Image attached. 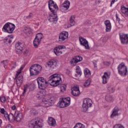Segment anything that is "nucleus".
<instances>
[{
	"instance_id": "f257e3e1",
	"label": "nucleus",
	"mask_w": 128,
	"mask_h": 128,
	"mask_svg": "<svg viewBox=\"0 0 128 128\" xmlns=\"http://www.w3.org/2000/svg\"><path fill=\"white\" fill-rule=\"evenodd\" d=\"M62 82V78L58 74H54L51 76L48 80V83L52 86H58Z\"/></svg>"
},
{
	"instance_id": "f03ea898",
	"label": "nucleus",
	"mask_w": 128,
	"mask_h": 128,
	"mask_svg": "<svg viewBox=\"0 0 128 128\" xmlns=\"http://www.w3.org/2000/svg\"><path fill=\"white\" fill-rule=\"evenodd\" d=\"M42 67L40 64L32 65L30 68V76H38L42 72Z\"/></svg>"
},
{
	"instance_id": "7ed1b4c3",
	"label": "nucleus",
	"mask_w": 128,
	"mask_h": 128,
	"mask_svg": "<svg viewBox=\"0 0 128 128\" xmlns=\"http://www.w3.org/2000/svg\"><path fill=\"white\" fill-rule=\"evenodd\" d=\"M16 26L14 24L8 22L4 25L2 30L4 32H7L8 34H12Z\"/></svg>"
},
{
	"instance_id": "20e7f679",
	"label": "nucleus",
	"mask_w": 128,
	"mask_h": 128,
	"mask_svg": "<svg viewBox=\"0 0 128 128\" xmlns=\"http://www.w3.org/2000/svg\"><path fill=\"white\" fill-rule=\"evenodd\" d=\"M118 72L121 76H126L128 74V67L124 63L122 62L118 66Z\"/></svg>"
},
{
	"instance_id": "39448f33",
	"label": "nucleus",
	"mask_w": 128,
	"mask_h": 128,
	"mask_svg": "<svg viewBox=\"0 0 128 128\" xmlns=\"http://www.w3.org/2000/svg\"><path fill=\"white\" fill-rule=\"evenodd\" d=\"M92 106V100L90 98H86L83 100L82 105V110L84 112H88V108H90Z\"/></svg>"
},
{
	"instance_id": "423d86ee",
	"label": "nucleus",
	"mask_w": 128,
	"mask_h": 128,
	"mask_svg": "<svg viewBox=\"0 0 128 128\" xmlns=\"http://www.w3.org/2000/svg\"><path fill=\"white\" fill-rule=\"evenodd\" d=\"M38 88L40 90H44L48 87L46 80L42 77H39L36 80Z\"/></svg>"
},
{
	"instance_id": "0eeeda50",
	"label": "nucleus",
	"mask_w": 128,
	"mask_h": 128,
	"mask_svg": "<svg viewBox=\"0 0 128 128\" xmlns=\"http://www.w3.org/2000/svg\"><path fill=\"white\" fill-rule=\"evenodd\" d=\"M48 8L52 14H54L56 10H58V5H56V4L52 0H50L48 2Z\"/></svg>"
},
{
	"instance_id": "6e6552de",
	"label": "nucleus",
	"mask_w": 128,
	"mask_h": 128,
	"mask_svg": "<svg viewBox=\"0 0 128 128\" xmlns=\"http://www.w3.org/2000/svg\"><path fill=\"white\" fill-rule=\"evenodd\" d=\"M70 104V97L62 98L59 102L60 108H66Z\"/></svg>"
},
{
	"instance_id": "1a4fd4ad",
	"label": "nucleus",
	"mask_w": 128,
	"mask_h": 128,
	"mask_svg": "<svg viewBox=\"0 0 128 128\" xmlns=\"http://www.w3.org/2000/svg\"><path fill=\"white\" fill-rule=\"evenodd\" d=\"M28 128H34L36 126H38V128L42 127V123L40 121V120H36V119L31 120L28 124Z\"/></svg>"
},
{
	"instance_id": "9d476101",
	"label": "nucleus",
	"mask_w": 128,
	"mask_h": 128,
	"mask_svg": "<svg viewBox=\"0 0 128 128\" xmlns=\"http://www.w3.org/2000/svg\"><path fill=\"white\" fill-rule=\"evenodd\" d=\"M43 36H44L42 33H38L36 34V38L33 41L34 46L36 48H38L40 43V42Z\"/></svg>"
},
{
	"instance_id": "9b49d317",
	"label": "nucleus",
	"mask_w": 128,
	"mask_h": 128,
	"mask_svg": "<svg viewBox=\"0 0 128 128\" xmlns=\"http://www.w3.org/2000/svg\"><path fill=\"white\" fill-rule=\"evenodd\" d=\"M120 40L122 44H128V34L124 32L119 33Z\"/></svg>"
},
{
	"instance_id": "f8f14e48",
	"label": "nucleus",
	"mask_w": 128,
	"mask_h": 128,
	"mask_svg": "<svg viewBox=\"0 0 128 128\" xmlns=\"http://www.w3.org/2000/svg\"><path fill=\"white\" fill-rule=\"evenodd\" d=\"M68 32L63 31L60 32L58 36V40L60 42H64L66 40H68Z\"/></svg>"
},
{
	"instance_id": "ddd939ff",
	"label": "nucleus",
	"mask_w": 128,
	"mask_h": 128,
	"mask_svg": "<svg viewBox=\"0 0 128 128\" xmlns=\"http://www.w3.org/2000/svg\"><path fill=\"white\" fill-rule=\"evenodd\" d=\"M65 48V46H58L54 48V52L56 56H60V54H62V50H64Z\"/></svg>"
},
{
	"instance_id": "4468645a",
	"label": "nucleus",
	"mask_w": 128,
	"mask_h": 128,
	"mask_svg": "<svg viewBox=\"0 0 128 128\" xmlns=\"http://www.w3.org/2000/svg\"><path fill=\"white\" fill-rule=\"evenodd\" d=\"M78 38L80 46H83L86 50H88L90 46H88V42L86 40V39L82 36H80Z\"/></svg>"
},
{
	"instance_id": "2eb2a0df",
	"label": "nucleus",
	"mask_w": 128,
	"mask_h": 128,
	"mask_svg": "<svg viewBox=\"0 0 128 128\" xmlns=\"http://www.w3.org/2000/svg\"><path fill=\"white\" fill-rule=\"evenodd\" d=\"M47 65L48 68H50L52 70H54V68H56L58 66V60H52L47 63Z\"/></svg>"
},
{
	"instance_id": "dca6fc26",
	"label": "nucleus",
	"mask_w": 128,
	"mask_h": 128,
	"mask_svg": "<svg viewBox=\"0 0 128 128\" xmlns=\"http://www.w3.org/2000/svg\"><path fill=\"white\" fill-rule=\"evenodd\" d=\"M52 15L49 16L48 18V20L50 22H52L54 24H56L58 18V15L56 14V12L52 13Z\"/></svg>"
},
{
	"instance_id": "f3484780",
	"label": "nucleus",
	"mask_w": 128,
	"mask_h": 128,
	"mask_svg": "<svg viewBox=\"0 0 128 128\" xmlns=\"http://www.w3.org/2000/svg\"><path fill=\"white\" fill-rule=\"evenodd\" d=\"M71 94L74 96H78L80 94V88L78 86H74L72 89Z\"/></svg>"
},
{
	"instance_id": "a211bd4d",
	"label": "nucleus",
	"mask_w": 128,
	"mask_h": 128,
	"mask_svg": "<svg viewBox=\"0 0 128 128\" xmlns=\"http://www.w3.org/2000/svg\"><path fill=\"white\" fill-rule=\"evenodd\" d=\"M82 57L80 56H74L70 61L72 64H74V66H76V64L78 62H82Z\"/></svg>"
},
{
	"instance_id": "6ab92c4d",
	"label": "nucleus",
	"mask_w": 128,
	"mask_h": 128,
	"mask_svg": "<svg viewBox=\"0 0 128 128\" xmlns=\"http://www.w3.org/2000/svg\"><path fill=\"white\" fill-rule=\"evenodd\" d=\"M70 2L68 0L64 1V2L60 6V8L64 10H68L70 8Z\"/></svg>"
},
{
	"instance_id": "aec40b11",
	"label": "nucleus",
	"mask_w": 128,
	"mask_h": 128,
	"mask_svg": "<svg viewBox=\"0 0 128 128\" xmlns=\"http://www.w3.org/2000/svg\"><path fill=\"white\" fill-rule=\"evenodd\" d=\"M14 116V120H16V122H20V120L22 118V114L19 113L18 111L15 110Z\"/></svg>"
},
{
	"instance_id": "412c9836",
	"label": "nucleus",
	"mask_w": 128,
	"mask_h": 128,
	"mask_svg": "<svg viewBox=\"0 0 128 128\" xmlns=\"http://www.w3.org/2000/svg\"><path fill=\"white\" fill-rule=\"evenodd\" d=\"M24 46V44L22 42H17L15 44L16 48L20 52H22Z\"/></svg>"
},
{
	"instance_id": "4be33fe9",
	"label": "nucleus",
	"mask_w": 128,
	"mask_h": 128,
	"mask_svg": "<svg viewBox=\"0 0 128 128\" xmlns=\"http://www.w3.org/2000/svg\"><path fill=\"white\" fill-rule=\"evenodd\" d=\"M110 75L106 72H104V75L102 76V84H106L108 82V80L110 78Z\"/></svg>"
},
{
	"instance_id": "5701e85b",
	"label": "nucleus",
	"mask_w": 128,
	"mask_h": 128,
	"mask_svg": "<svg viewBox=\"0 0 128 128\" xmlns=\"http://www.w3.org/2000/svg\"><path fill=\"white\" fill-rule=\"evenodd\" d=\"M42 104L46 108H48L52 106V100H50L43 99L42 100Z\"/></svg>"
},
{
	"instance_id": "b1692460",
	"label": "nucleus",
	"mask_w": 128,
	"mask_h": 128,
	"mask_svg": "<svg viewBox=\"0 0 128 128\" xmlns=\"http://www.w3.org/2000/svg\"><path fill=\"white\" fill-rule=\"evenodd\" d=\"M16 78V84L17 86H20L24 82V78L22 76H19Z\"/></svg>"
},
{
	"instance_id": "393cba45",
	"label": "nucleus",
	"mask_w": 128,
	"mask_h": 128,
	"mask_svg": "<svg viewBox=\"0 0 128 128\" xmlns=\"http://www.w3.org/2000/svg\"><path fill=\"white\" fill-rule=\"evenodd\" d=\"M120 11L126 18H128V8L122 6H120Z\"/></svg>"
},
{
	"instance_id": "a878e982",
	"label": "nucleus",
	"mask_w": 128,
	"mask_h": 128,
	"mask_svg": "<svg viewBox=\"0 0 128 128\" xmlns=\"http://www.w3.org/2000/svg\"><path fill=\"white\" fill-rule=\"evenodd\" d=\"M104 24L106 26V32H110L112 30V25L110 24V22L108 20H106L104 22Z\"/></svg>"
},
{
	"instance_id": "bb28decb",
	"label": "nucleus",
	"mask_w": 128,
	"mask_h": 128,
	"mask_svg": "<svg viewBox=\"0 0 128 128\" xmlns=\"http://www.w3.org/2000/svg\"><path fill=\"white\" fill-rule=\"evenodd\" d=\"M118 112H120V108L118 107H115L112 112V116H118Z\"/></svg>"
},
{
	"instance_id": "cd10ccee",
	"label": "nucleus",
	"mask_w": 128,
	"mask_h": 128,
	"mask_svg": "<svg viewBox=\"0 0 128 128\" xmlns=\"http://www.w3.org/2000/svg\"><path fill=\"white\" fill-rule=\"evenodd\" d=\"M48 124L49 126H56V120L54 119V118L50 117L48 118Z\"/></svg>"
},
{
	"instance_id": "c85d7f7f",
	"label": "nucleus",
	"mask_w": 128,
	"mask_h": 128,
	"mask_svg": "<svg viewBox=\"0 0 128 128\" xmlns=\"http://www.w3.org/2000/svg\"><path fill=\"white\" fill-rule=\"evenodd\" d=\"M74 18H76V16L73 15L70 16V26H74V24H76V22L74 21Z\"/></svg>"
},
{
	"instance_id": "c756f323",
	"label": "nucleus",
	"mask_w": 128,
	"mask_h": 128,
	"mask_svg": "<svg viewBox=\"0 0 128 128\" xmlns=\"http://www.w3.org/2000/svg\"><path fill=\"white\" fill-rule=\"evenodd\" d=\"M84 74L86 76V78H88L90 76V71L88 68H86L84 70Z\"/></svg>"
},
{
	"instance_id": "7c9ffc66",
	"label": "nucleus",
	"mask_w": 128,
	"mask_h": 128,
	"mask_svg": "<svg viewBox=\"0 0 128 128\" xmlns=\"http://www.w3.org/2000/svg\"><path fill=\"white\" fill-rule=\"evenodd\" d=\"M4 116L6 120H10V117L14 118V114L10 113L9 115L8 114V112L6 114H4Z\"/></svg>"
},
{
	"instance_id": "2f4dec72",
	"label": "nucleus",
	"mask_w": 128,
	"mask_h": 128,
	"mask_svg": "<svg viewBox=\"0 0 128 128\" xmlns=\"http://www.w3.org/2000/svg\"><path fill=\"white\" fill-rule=\"evenodd\" d=\"M86 126L82 123L78 122L77 123L73 128H85Z\"/></svg>"
},
{
	"instance_id": "473e14b6",
	"label": "nucleus",
	"mask_w": 128,
	"mask_h": 128,
	"mask_svg": "<svg viewBox=\"0 0 128 128\" xmlns=\"http://www.w3.org/2000/svg\"><path fill=\"white\" fill-rule=\"evenodd\" d=\"M76 74H78V76H82V70H80V66H76Z\"/></svg>"
},
{
	"instance_id": "72a5a7b5",
	"label": "nucleus",
	"mask_w": 128,
	"mask_h": 128,
	"mask_svg": "<svg viewBox=\"0 0 128 128\" xmlns=\"http://www.w3.org/2000/svg\"><path fill=\"white\" fill-rule=\"evenodd\" d=\"M24 32L25 34H26L28 35V34H32V29L30 28H25V30H24Z\"/></svg>"
},
{
	"instance_id": "f704fd0d",
	"label": "nucleus",
	"mask_w": 128,
	"mask_h": 128,
	"mask_svg": "<svg viewBox=\"0 0 128 128\" xmlns=\"http://www.w3.org/2000/svg\"><path fill=\"white\" fill-rule=\"evenodd\" d=\"M90 79H88L84 84V86L85 88H88L90 86Z\"/></svg>"
},
{
	"instance_id": "c9c22d12",
	"label": "nucleus",
	"mask_w": 128,
	"mask_h": 128,
	"mask_svg": "<svg viewBox=\"0 0 128 128\" xmlns=\"http://www.w3.org/2000/svg\"><path fill=\"white\" fill-rule=\"evenodd\" d=\"M66 88V84H62L60 86V90L62 92H64Z\"/></svg>"
},
{
	"instance_id": "e433bc0d",
	"label": "nucleus",
	"mask_w": 128,
	"mask_h": 128,
	"mask_svg": "<svg viewBox=\"0 0 128 128\" xmlns=\"http://www.w3.org/2000/svg\"><path fill=\"white\" fill-rule=\"evenodd\" d=\"M113 128H124V126L122 124H116L113 126Z\"/></svg>"
},
{
	"instance_id": "4c0bfd02",
	"label": "nucleus",
	"mask_w": 128,
	"mask_h": 128,
	"mask_svg": "<svg viewBox=\"0 0 128 128\" xmlns=\"http://www.w3.org/2000/svg\"><path fill=\"white\" fill-rule=\"evenodd\" d=\"M6 42H8V44H10L12 42V38H10V36H8L5 38Z\"/></svg>"
},
{
	"instance_id": "58836bf2",
	"label": "nucleus",
	"mask_w": 128,
	"mask_h": 128,
	"mask_svg": "<svg viewBox=\"0 0 128 128\" xmlns=\"http://www.w3.org/2000/svg\"><path fill=\"white\" fill-rule=\"evenodd\" d=\"M36 114V110L34 109H32L30 110V116H34Z\"/></svg>"
},
{
	"instance_id": "ea45409f",
	"label": "nucleus",
	"mask_w": 128,
	"mask_h": 128,
	"mask_svg": "<svg viewBox=\"0 0 128 128\" xmlns=\"http://www.w3.org/2000/svg\"><path fill=\"white\" fill-rule=\"evenodd\" d=\"M0 100L1 102H3V103L6 102V97L4 96H0Z\"/></svg>"
},
{
	"instance_id": "a19ab883",
	"label": "nucleus",
	"mask_w": 128,
	"mask_h": 128,
	"mask_svg": "<svg viewBox=\"0 0 128 128\" xmlns=\"http://www.w3.org/2000/svg\"><path fill=\"white\" fill-rule=\"evenodd\" d=\"M8 60H5L2 62V64H4V68H6V66L8 65Z\"/></svg>"
},
{
	"instance_id": "79ce46f5",
	"label": "nucleus",
	"mask_w": 128,
	"mask_h": 128,
	"mask_svg": "<svg viewBox=\"0 0 128 128\" xmlns=\"http://www.w3.org/2000/svg\"><path fill=\"white\" fill-rule=\"evenodd\" d=\"M0 114H6V110H4V108H1L0 110Z\"/></svg>"
},
{
	"instance_id": "37998d69",
	"label": "nucleus",
	"mask_w": 128,
	"mask_h": 128,
	"mask_svg": "<svg viewBox=\"0 0 128 128\" xmlns=\"http://www.w3.org/2000/svg\"><path fill=\"white\" fill-rule=\"evenodd\" d=\"M106 100L107 102H112V97L106 96Z\"/></svg>"
},
{
	"instance_id": "c03bdc74",
	"label": "nucleus",
	"mask_w": 128,
	"mask_h": 128,
	"mask_svg": "<svg viewBox=\"0 0 128 128\" xmlns=\"http://www.w3.org/2000/svg\"><path fill=\"white\" fill-rule=\"evenodd\" d=\"M33 14L32 12L29 14V15L26 17L27 20H30L32 18Z\"/></svg>"
},
{
	"instance_id": "a18cd8bd",
	"label": "nucleus",
	"mask_w": 128,
	"mask_h": 128,
	"mask_svg": "<svg viewBox=\"0 0 128 128\" xmlns=\"http://www.w3.org/2000/svg\"><path fill=\"white\" fill-rule=\"evenodd\" d=\"M21 73H22V71H20V70H18L16 72V76H15V78H18V76H20V74H21Z\"/></svg>"
},
{
	"instance_id": "49530a36",
	"label": "nucleus",
	"mask_w": 128,
	"mask_h": 128,
	"mask_svg": "<svg viewBox=\"0 0 128 128\" xmlns=\"http://www.w3.org/2000/svg\"><path fill=\"white\" fill-rule=\"evenodd\" d=\"M103 64L104 66H110V62H104Z\"/></svg>"
},
{
	"instance_id": "de8ad7c7",
	"label": "nucleus",
	"mask_w": 128,
	"mask_h": 128,
	"mask_svg": "<svg viewBox=\"0 0 128 128\" xmlns=\"http://www.w3.org/2000/svg\"><path fill=\"white\" fill-rule=\"evenodd\" d=\"M11 108L12 110H16V106L14 104L11 107Z\"/></svg>"
},
{
	"instance_id": "09e8293b",
	"label": "nucleus",
	"mask_w": 128,
	"mask_h": 128,
	"mask_svg": "<svg viewBox=\"0 0 128 128\" xmlns=\"http://www.w3.org/2000/svg\"><path fill=\"white\" fill-rule=\"evenodd\" d=\"M116 20H118V22H120V18H118V14H116Z\"/></svg>"
},
{
	"instance_id": "8fccbe9b",
	"label": "nucleus",
	"mask_w": 128,
	"mask_h": 128,
	"mask_svg": "<svg viewBox=\"0 0 128 128\" xmlns=\"http://www.w3.org/2000/svg\"><path fill=\"white\" fill-rule=\"evenodd\" d=\"M24 66L22 65L20 66V69H18V70H20V72H22V70H24Z\"/></svg>"
},
{
	"instance_id": "3c124183",
	"label": "nucleus",
	"mask_w": 128,
	"mask_h": 128,
	"mask_svg": "<svg viewBox=\"0 0 128 128\" xmlns=\"http://www.w3.org/2000/svg\"><path fill=\"white\" fill-rule=\"evenodd\" d=\"M29 53H28V50H26L25 52H24V56H28Z\"/></svg>"
},
{
	"instance_id": "603ef678",
	"label": "nucleus",
	"mask_w": 128,
	"mask_h": 128,
	"mask_svg": "<svg viewBox=\"0 0 128 128\" xmlns=\"http://www.w3.org/2000/svg\"><path fill=\"white\" fill-rule=\"evenodd\" d=\"M6 128H12V124H8L7 125Z\"/></svg>"
},
{
	"instance_id": "864d4df0",
	"label": "nucleus",
	"mask_w": 128,
	"mask_h": 128,
	"mask_svg": "<svg viewBox=\"0 0 128 128\" xmlns=\"http://www.w3.org/2000/svg\"><path fill=\"white\" fill-rule=\"evenodd\" d=\"M38 98L39 100H40V98H42V93H40V96Z\"/></svg>"
},
{
	"instance_id": "5fc2aeb1",
	"label": "nucleus",
	"mask_w": 128,
	"mask_h": 128,
	"mask_svg": "<svg viewBox=\"0 0 128 128\" xmlns=\"http://www.w3.org/2000/svg\"><path fill=\"white\" fill-rule=\"evenodd\" d=\"M118 0H112V4H114L116 2H118Z\"/></svg>"
},
{
	"instance_id": "6e6d98bb",
	"label": "nucleus",
	"mask_w": 128,
	"mask_h": 128,
	"mask_svg": "<svg viewBox=\"0 0 128 128\" xmlns=\"http://www.w3.org/2000/svg\"><path fill=\"white\" fill-rule=\"evenodd\" d=\"M24 92H26V88H24Z\"/></svg>"
},
{
	"instance_id": "4d7b16f0",
	"label": "nucleus",
	"mask_w": 128,
	"mask_h": 128,
	"mask_svg": "<svg viewBox=\"0 0 128 128\" xmlns=\"http://www.w3.org/2000/svg\"><path fill=\"white\" fill-rule=\"evenodd\" d=\"M74 76H75V78H78L80 76L78 75V74H75Z\"/></svg>"
},
{
	"instance_id": "13d9d810",
	"label": "nucleus",
	"mask_w": 128,
	"mask_h": 128,
	"mask_svg": "<svg viewBox=\"0 0 128 128\" xmlns=\"http://www.w3.org/2000/svg\"><path fill=\"white\" fill-rule=\"evenodd\" d=\"M112 6V0L111 2H110V6Z\"/></svg>"
},
{
	"instance_id": "bf43d9fd",
	"label": "nucleus",
	"mask_w": 128,
	"mask_h": 128,
	"mask_svg": "<svg viewBox=\"0 0 128 128\" xmlns=\"http://www.w3.org/2000/svg\"><path fill=\"white\" fill-rule=\"evenodd\" d=\"M2 120L0 119V125L2 124Z\"/></svg>"
},
{
	"instance_id": "052dcab7",
	"label": "nucleus",
	"mask_w": 128,
	"mask_h": 128,
	"mask_svg": "<svg viewBox=\"0 0 128 128\" xmlns=\"http://www.w3.org/2000/svg\"><path fill=\"white\" fill-rule=\"evenodd\" d=\"M24 94H26V92H23L22 94V96H24Z\"/></svg>"
},
{
	"instance_id": "680f3d73",
	"label": "nucleus",
	"mask_w": 128,
	"mask_h": 128,
	"mask_svg": "<svg viewBox=\"0 0 128 128\" xmlns=\"http://www.w3.org/2000/svg\"><path fill=\"white\" fill-rule=\"evenodd\" d=\"M94 66L95 68H96V64H94Z\"/></svg>"
},
{
	"instance_id": "e2e57ef3",
	"label": "nucleus",
	"mask_w": 128,
	"mask_h": 128,
	"mask_svg": "<svg viewBox=\"0 0 128 128\" xmlns=\"http://www.w3.org/2000/svg\"><path fill=\"white\" fill-rule=\"evenodd\" d=\"M110 117L112 118V114H111Z\"/></svg>"
},
{
	"instance_id": "0e129e2a",
	"label": "nucleus",
	"mask_w": 128,
	"mask_h": 128,
	"mask_svg": "<svg viewBox=\"0 0 128 128\" xmlns=\"http://www.w3.org/2000/svg\"><path fill=\"white\" fill-rule=\"evenodd\" d=\"M16 66L15 65V66H13V68H16Z\"/></svg>"
},
{
	"instance_id": "69168bd1",
	"label": "nucleus",
	"mask_w": 128,
	"mask_h": 128,
	"mask_svg": "<svg viewBox=\"0 0 128 128\" xmlns=\"http://www.w3.org/2000/svg\"><path fill=\"white\" fill-rule=\"evenodd\" d=\"M109 88H108V90H110Z\"/></svg>"
},
{
	"instance_id": "338daca9",
	"label": "nucleus",
	"mask_w": 128,
	"mask_h": 128,
	"mask_svg": "<svg viewBox=\"0 0 128 128\" xmlns=\"http://www.w3.org/2000/svg\"><path fill=\"white\" fill-rule=\"evenodd\" d=\"M16 64V62H14V64Z\"/></svg>"
}]
</instances>
